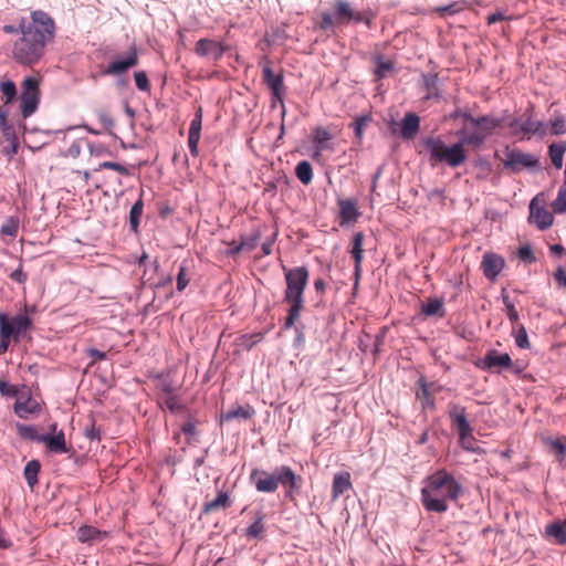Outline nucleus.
<instances>
[{"label": "nucleus", "mask_w": 566, "mask_h": 566, "mask_svg": "<svg viewBox=\"0 0 566 566\" xmlns=\"http://www.w3.org/2000/svg\"><path fill=\"white\" fill-rule=\"evenodd\" d=\"M0 394L6 398H19L20 389L15 385H11L8 381L3 380L0 385Z\"/></svg>", "instance_id": "3c124183"}, {"label": "nucleus", "mask_w": 566, "mask_h": 566, "mask_svg": "<svg viewBox=\"0 0 566 566\" xmlns=\"http://www.w3.org/2000/svg\"><path fill=\"white\" fill-rule=\"evenodd\" d=\"M201 126H202V109H201V107H199L190 123L188 135L200 136Z\"/></svg>", "instance_id": "603ef678"}, {"label": "nucleus", "mask_w": 566, "mask_h": 566, "mask_svg": "<svg viewBox=\"0 0 566 566\" xmlns=\"http://www.w3.org/2000/svg\"><path fill=\"white\" fill-rule=\"evenodd\" d=\"M10 277L12 281L19 284H23L28 280V274L23 271L22 265H20L10 274Z\"/></svg>", "instance_id": "338daca9"}, {"label": "nucleus", "mask_w": 566, "mask_h": 566, "mask_svg": "<svg viewBox=\"0 0 566 566\" xmlns=\"http://www.w3.org/2000/svg\"><path fill=\"white\" fill-rule=\"evenodd\" d=\"M375 15V12L370 9L365 10L363 12L358 11V17L360 18V20H356L355 23H365L366 27L370 29L373 27V20Z\"/></svg>", "instance_id": "bf43d9fd"}, {"label": "nucleus", "mask_w": 566, "mask_h": 566, "mask_svg": "<svg viewBox=\"0 0 566 566\" xmlns=\"http://www.w3.org/2000/svg\"><path fill=\"white\" fill-rule=\"evenodd\" d=\"M286 289L284 291V302L304 301V292L308 283L310 273L306 266H296L289 269L282 266Z\"/></svg>", "instance_id": "6e6552de"}, {"label": "nucleus", "mask_w": 566, "mask_h": 566, "mask_svg": "<svg viewBox=\"0 0 566 566\" xmlns=\"http://www.w3.org/2000/svg\"><path fill=\"white\" fill-rule=\"evenodd\" d=\"M504 265V259L495 253L488 252L483 255L481 266L484 276L489 280H495L503 270Z\"/></svg>", "instance_id": "aec40b11"}, {"label": "nucleus", "mask_w": 566, "mask_h": 566, "mask_svg": "<svg viewBox=\"0 0 566 566\" xmlns=\"http://www.w3.org/2000/svg\"><path fill=\"white\" fill-rule=\"evenodd\" d=\"M517 255L521 261L525 263H534L536 258L530 244L521 245L517 250Z\"/></svg>", "instance_id": "5fc2aeb1"}, {"label": "nucleus", "mask_w": 566, "mask_h": 566, "mask_svg": "<svg viewBox=\"0 0 566 566\" xmlns=\"http://www.w3.org/2000/svg\"><path fill=\"white\" fill-rule=\"evenodd\" d=\"M548 537L555 538L559 545H566V518L564 521L556 520L545 527Z\"/></svg>", "instance_id": "bb28decb"}, {"label": "nucleus", "mask_w": 566, "mask_h": 566, "mask_svg": "<svg viewBox=\"0 0 566 566\" xmlns=\"http://www.w3.org/2000/svg\"><path fill=\"white\" fill-rule=\"evenodd\" d=\"M255 415V410L250 405L239 406L234 409H229L226 412H221L220 422H229L234 419L248 420Z\"/></svg>", "instance_id": "b1692460"}, {"label": "nucleus", "mask_w": 566, "mask_h": 566, "mask_svg": "<svg viewBox=\"0 0 566 566\" xmlns=\"http://www.w3.org/2000/svg\"><path fill=\"white\" fill-rule=\"evenodd\" d=\"M566 153V143L565 142H555L548 146V157L552 165L556 169H560L563 167L564 155Z\"/></svg>", "instance_id": "c85d7f7f"}, {"label": "nucleus", "mask_w": 566, "mask_h": 566, "mask_svg": "<svg viewBox=\"0 0 566 566\" xmlns=\"http://www.w3.org/2000/svg\"><path fill=\"white\" fill-rule=\"evenodd\" d=\"M0 92L2 94L3 105L12 104L18 97L17 85L12 80H4L0 83Z\"/></svg>", "instance_id": "72a5a7b5"}, {"label": "nucleus", "mask_w": 566, "mask_h": 566, "mask_svg": "<svg viewBox=\"0 0 566 566\" xmlns=\"http://www.w3.org/2000/svg\"><path fill=\"white\" fill-rule=\"evenodd\" d=\"M512 334L514 336L515 344L518 348L528 349L531 347L528 335L524 325L518 324L516 326H513Z\"/></svg>", "instance_id": "ea45409f"}, {"label": "nucleus", "mask_w": 566, "mask_h": 566, "mask_svg": "<svg viewBox=\"0 0 566 566\" xmlns=\"http://www.w3.org/2000/svg\"><path fill=\"white\" fill-rule=\"evenodd\" d=\"M139 63L138 51L135 46H132L126 54H116L112 57L106 67L102 70L104 76H125L128 71Z\"/></svg>", "instance_id": "9b49d317"}, {"label": "nucleus", "mask_w": 566, "mask_h": 566, "mask_svg": "<svg viewBox=\"0 0 566 566\" xmlns=\"http://www.w3.org/2000/svg\"><path fill=\"white\" fill-rule=\"evenodd\" d=\"M420 116L413 112L405 114L399 123V136L405 140L413 139L420 130Z\"/></svg>", "instance_id": "a211bd4d"}, {"label": "nucleus", "mask_w": 566, "mask_h": 566, "mask_svg": "<svg viewBox=\"0 0 566 566\" xmlns=\"http://www.w3.org/2000/svg\"><path fill=\"white\" fill-rule=\"evenodd\" d=\"M458 142L451 145L446 144L441 137L428 136L422 138L424 150L429 155V161L432 167L438 164H446L451 168H458L463 165L468 159L463 135L460 129L457 132Z\"/></svg>", "instance_id": "20e7f679"}, {"label": "nucleus", "mask_w": 566, "mask_h": 566, "mask_svg": "<svg viewBox=\"0 0 566 566\" xmlns=\"http://www.w3.org/2000/svg\"><path fill=\"white\" fill-rule=\"evenodd\" d=\"M159 405L171 413H179L185 410V406L178 401L177 396L161 397Z\"/></svg>", "instance_id": "37998d69"}, {"label": "nucleus", "mask_w": 566, "mask_h": 566, "mask_svg": "<svg viewBox=\"0 0 566 566\" xmlns=\"http://www.w3.org/2000/svg\"><path fill=\"white\" fill-rule=\"evenodd\" d=\"M423 483L421 503L428 512H447L448 501H458L463 492L461 484L444 469L427 476Z\"/></svg>", "instance_id": "f03ea898"}, {"label": "nucleus", "mask_w": 566, "mask_h": 566, "mask_svg": "<svg viewBox=\"0 0 566 566\" xmlns=\"http://www.w3.org/2000/svg\"><path fill=\"white\" fill-rule=\"evenodd\" d=\"M45 447L54 453H66L69 448L65 442V436L63 431L57 433H42V442Z\"/></svg>", "instance_id": "412c9836"}, {"label": "nucleus", "mask_w": 566, "mask_h": 566, "mask_svg": "<svg viewBox=\"0 0 566 566\" xmlns=\"http://www.w3.org/2000/svg\"><path fill=\"white\" fill-rule=\"evenodd\" d=\"M505 157L503 166L513 174H518L523 169L530 171H538L542 169L539 158L537 156L530 153H523L517 148L510 149L507 147L505 150Z\"/></svg>", "instance_id": "1a4fd4ad"}, {"label": "nucleus", "mask_w": 566, "mask_h": 566, "mask_svg": "<svg viewBox=\"0 0 566 566\" xmlns=\"http://www.w3.org/2000/svg\"><path fill=\"white\" fill-rule=\"evenodd\" d=\"M421 314L424 317H444L446 310L442 298L428 297L426 302L421 304Z\"/></svg>", "instance_id": "5701e85b"}, {"label": "nucleus", "mask_w": 566, "mask_h": 566, "mask_svg": "<svg viewBox=\"0 0 566 566\" xmlns=\"http://www.w3.org/2000/svg\"><path fill=\"white\" fill-rule=\"evenodd\" d=\"M552 209L555 213L566 212V179L563 180L558 189L556 199L552 202Z\"/></svg>", "instance_id": "79ce46f5"}, {"label": "nucleus", "mask_w": 566, "mask_h": 566, "mask_svg": "<svg viewBox=\"0 0 566 566\" xmlns=\"http://www.w3.org/2000/svg\"><path fill=\"white\" fill-rule=\"evenodd\" d=\"M40 82L34 76H27L22 81L20 96V109L23 118L33 115L40 104Z\"/></svg>", "instance_id": "9d476101"}, {"label": "nucleus", "mask_w": 566, "mask_h": 566, "mask_svg": "<svg viewBox=\"0 0 566 566\" xmlns=\"http://www.w3.org/2000/svg\"><path fill=\"white\" fill-rule=\"evenodd\" d=\"M463 119L469 122L473 129L469 130L463 127L460 132L463 135V142H468V146L480 148L486 138L504 123V117H496L490 114L480 117H473L471 113H464Z\"/></svg>", "instance_id": "39448f33"}, {"label": "nucleus", "mask_w": 566, "mask_h": 566, "mask_svg": "<svg viewBox=\"0 0 566 566\" xmlns=\"http://www.w3.org/2000/svg\"><path fill=\"white\" fill-rule=\"evenodd\" d=\"M261 239V233L255 230L249 235L241 237L240 244L243 249V251H252L256 248L259 241Z\"/></svg>", "instance_id": "a18cd8bd"}, {"label": "nucleus", "mask_w": 566, "mask_h": 566, "mask_svg": "<svg viewBox=\"0 0 566 566\" xmlns=\"http://www.w3.org/2000/svg\"><path fill=\"white\" fill-rule=\"evenodd\" d=\"M448 408V416L458 432L461 448L475 454H484L485 450L478 444L473 437V428L467 419L465 408L458 403H449Z\"/></svg>", "instance_id": "423d86ee"}, {"label": "nucleus", "mask_w": 566, "mask_h": 566, "mask_svg": "<svg viewBox=\"0 0 566 566\" xmlns=\"http://www.w3.org/2000/svg\"><path fill=\"white\" fill-rule=\"evenodd\" d=\"M1 132L7 142H15L19 139L14 126L10 123H7L6 126H2Z\"/></svg>", "instance_id": "69168bd1"}, {"label": "nucleus", "mask_w": 566, "mask_h": 566, "mask_svg": "<svg viewBox=\"0 0 566 566\" xmlns=\"http://www.w3.org/2000/svg\"><path fill=\"white\" fill-rule=\"evenodd\" d=\"M554 280L559 286L566 287V271L562 265H559L554 272Z\"/></svg>", "instance_id": "774afa93"}, {"label": "nucleus", "mask_w": 566, "mask_h": 566, "mask_svg": "<svg viewBox=\"0 0 566 566\" xmlns=\"http://www.w3.org/2000/svg\"><path fill=\"white\" fill-rule=\"evenodd\" d=\"M528 222L543 231L553 224L554 216L545 207L537 203V198H533L530 202Z\"/></svg>", "instance_id": "4468645a"}, {"label": "nucleus", "mask_w": 566, "mask_h": 566, "mask_svg": "<svg viewBox=\"0 0 566 566\" xmlns=\"http://www.w3.org/2000/svg\"><path fill=\"white\" fill-rule=\"evenodd\" d=\"M333 8L337 24L347 25L356 20H360L358 11L347 0H335Z\"/></svg>", "instance_id": "6ab92c4d"}, {"label": "nucleus", "mask_w": 566, "mask_h": 566, "mask_svg": "<svg viewBox=\"0 0 566 566\" xmlns=\"http://www.w3.org/2000/svg\"><path fill=\"white\" fill-rule=\"evenodd\" d=\"M108 536V533L92 525H83L77 531V539L81 543L99 542Z\"/></svg>", "instance_id": "a878e982"}, {"label": "nucleus", "mask_w": 566, "mask_h": 566, "mask_svg": "<svg viewBox=\"0 0 566 566\" xmlns=\"http://www.w3.org/2000/svg\"><path fill=\"white\" fill-rule=\"evenodd\" d=\"M422 84L424 88L428 91V94L424 96V99H430L432 97H437L438 93H434L439 77L437 73H423L421 75Z\"/></svg>", "instance_id": "a19ab883"}, {"label": "nucleus", "mask_w": 566, "mask_h": 566, "mask_svg": "<svg viewBox=\"0 0 566 566\" xmlns=\"http://www.w3.org/2000/svg\"><path fill=\"white\" fill-rule=\"evenodd\" d=\"M34 312V306H25L24 313H18L15 315L0 312V334L4 337H9L14 343H19L24 335L32 329L33 318L30 314Z\"/></svg>", "instance_id": "0eeeda50"}, {"label": "nucleus", "mask_w": 566, "mask_h": 566, "mask_svg": "<svg viewBox=\"0 0 566 566\" xmlns=\"http://www.w3.org/2000/svg\"><path fill=\"white\" fill-rule=\"evenodd\" d=\"M262 78L266 87L271 92V101L272 107L275 106L276 103L281 104V115L285 116L286 109L283 102L284 95L286 93V87L284 85L283 73H274L269 64L264 65L262 69Z\"/></svg>", "instance_id": "f8f14e48"}, {"label": "nucleus", "mask_w": 566, "mask_h": 566, "mask_svg": "<svg viewBox=\"0 0 566 566\" xmlns=\"http://www.w3.org/2000/svg\"><path fill=\"white\" fill-rule=\"evenodd\" d=\"M336 23V17L333 15L329 12H323L321 15V21L318 23V27L321 30L329 31L334 28Z\"/></svg>", "instance_id": "4d7b16f0"}, {"label": "nucleus", "mask_w": 566, "mask_h": 566, "mask_svg": "<svg viewBox=\"0 0 566 566\" xmlns=\"http://www.w3.org/2000/svg\"><path fill=\"white\" fill-rule=\"evenodd\" d=\"M254 522L245 530L244 535L249 539H259L265 531L263 523L264 514L261 511L256 512Z\"/></svg>", "instance_id": "2f4dec72"}, {"label": "nucleus", "mask_w": 566, "mask_h": 566, "mask_svg": "<svg viewBox=\"0 0 566 566\" xmlns=\"http://www.w3.org/2000/svg\"><path fill=\"white\" fill-rule=\"evenodd\" d=\"M136 86L142 92H149L150 84L148 76L145 71H138L134 73Z\"/></svg>", "instance_id": "864d4df0"}, {"label": "nucleus", "mask_w": 566, "mask_h": 566, "mask_svg": "<svg viewBox=\"0 0 566 566\" xmlns=\"http://www.w3.org/2000/svg\"><path fill=\"white\" fill-rule=\"evenodd\" d=\"M17 432L21 439L42 442V434H40L36 428L32 424H25L18 422L15 424Z\"/></svg>", "instance_id": "f704fd0d"}, {"label": "nucleus", "mask_w": 566, "mask_h": 566, "mask_svg": "<svg viewBox=\"0 0 566 566\" xmlns=\"http://www.w3.org/2000/svg\"><path fill=\"white\" fill-rule=\"evenodd\" d=\"M295 176L303 185H310L313 180V168L310 161L301 160L295 166Z\"/></svg>", "instance_id": "e433bc0d"}, {"label": "nucleus", "mask_w": 566, "mask_h": 566, "mask_svg": "<svg viewBox=\"0 0 566 566\" xmlns=\"http://www.w3.org/2000/svg\"><path fill=\"white\" fill-rule=\"evenodd\" d=\"M339 217L344 222H354L359 217L355 199H338Z\"/></svg>", "instance_id": "393cba45"}, {"label": "nucleus", "mask_w": 566, "mask_h": 566, "mask_svg": "<svg viewBox=\"0 0 566 566\" xmlns=\"http://www.w3.org/2000/svg\"><path fill=\"white\" fill-rule=\"evenodd\" d=\"M285 303L289 305L286 311V317L296 323L304 307V301H290Z\"/></svg>", "instance_id": "de8ad7c7"}, {"label": "nucleus", "mask_w": 566, "mask_h": 566, "mask_svg": "<svg viewBox=\"0 0 566 566\" xmlns=\"http://www.w3.org/2000/svg\"><path fill=\"white\" fill-rule=\"evenodd\" d=\"M463 9L460 2H452L447 6H440L436 8V12L441 17L454 15Z\"/></svg>", "instance_id": "09e8293b"}, {"label": "nucleus", "mask_w": 566, "mask_h": 566, "mask_svg": "<svg viewBox=\"0 0 566 566\" xmlns=\"http://www.w3.org/2000/svg\"><path fill=\"white\" fill-rule=\"evenodd\" d=\"M19 227H20V218L18 216H10L9 218L6 219V221L1 226L0 233L2 235L15 238L19 232Z\"/></svg>", "instance_id": "58836bf2"}, {"label": "nucleus", "mask_w": 566, "mask_h": 566, "mask_svg": "<svg viewBox=\"0 0 566 566\" xmlns=\"http://www.w3.org/2000/svg\"><path fill=\"white\" fill-rule=\"evenodd\" d=\"M364 238L365 237H364L363 232H356L353 235L350 253L352 252H364V249H363Z\"/></svg>", "instance_id": "e2e57ef3"}, {"label": "nucleus", "mask_w": 566, "mask_h": 566, "mask_svg": "<svg viewBox=\"0 0 566 566\" xmlns=\"http://www.w3.org/2000/svg\"><path fill=\"white\" fill-rule=\"evenodd\" d=\"M227 48L221 43L211 39H200L196 43L195 52L199 56L210 57L213 61H219L224 54Z\"/></svg>", "instance_id": "dca6fc26"}, {"label": "nucleus", "mask_w": 566, "mask_h": 566, "mask_svg": "<svg viewBox=\"0 0 566 566\" xmlns=\"http://www.w3.org/2000/svg\"><path fill=\"white\" fill-rule=\"evenodd\" d=\"M189 283L186 276V268L181 265L177 274V291L182 292Z\"/></svg>", "instance_id": "0e129e2a"}, {"label": "nucleus", "mask_w": 566, "mask_h": 566, "mask_svg": "<svg viewBox=\"0 0 566 566\" xmlns=\"http://www.w3.org/2000/svg\"><path fill=\"white\" fill-rule=\"evenodd\" d=\"M533 105L524 112V120L521 123V133L530 139L532 136L543 138L547 135V126L543 120L533 118Z\"/></svg>", "instance_id": "2eb2a0df"}, {"label": "nucleus", "mask_w": 566, "mask_h": 566, "mask_svg": "<svg viewBox=\"0 0 566 566\" xmlns=\"http://www.w3.org/2000/svg\"><path fill=\"white\" fill-rule=\"evenodd\" d=\"M371 122L370 114H364L357 116L350 124L349 127L353 128L355 138L357 139V144L360 145L364 137V132L367 125Z\"/></svg>", "instance_id": "473e14b6"}, {"label": "nucleus", "mask_w": 566, "mask_h": 566, "mask_svg": "<svg viewBox=\"0 0 566 566\" xmlns=\"http://www.w3.org/2000/svg\"><path fill=\"white\" fill-rule=\"evenodd\" d=\"M352 489L353 484L350 482V474L348 472H339L334 475L332 484L333 500H336L340 495L346 494Z\"/></svg>", "instance_id": "4be33fe9"}, {"label": "nucleus", "mask_w": 566, "mask_h": 566, "mask_svg": "<svg viewBox=\"0 0 566 566\" xmlns=\"http://www.w3.org/2000/svg\"><path fill=\"white\" fill-rule=\"evenodd\" d=\"M180 432H182L186 436V444H192V438L198 434V431L196 429V421L191 417H189L188 420L181 424Z\"/></svg>", "instance_id": "c03bdc74"}, {"label": "nucleus", "mask_w": 566, "mask_h": 566, "mask_svg": "<svg viewBox=\"0 0 566 566\" xmlns=\"http://www.w3.org/2000/svg\"><path fill=\"white\" fill-rule=\"evenodd\" d=\"M55 23L52 17L42 10L31 12L30 27L17 40L12 49L13 60L24 66H32L40 62L45 46L53 41Z\"/></svg>", "instance_id": "f257e3e1"}, {"label": "nucleus", "mask_w": 566, "mask_h": 566, "mask_svg": "<svg viewBox=\"0 0 566 566\" xmlns=\"http://www.w3.org/2000/svg\"><path fill=\"white\" fill-rule=\"evenodd\" d=\"M40 471H41V463L36 459L30 460L23 469V476L27 481L28 486L32 490L39 482Z\"/></svg>", "instance_id": "c756f323"}, {"label": "nucleus", "mask_w": 566, "mask_h": 566, "mask_svg": "<svg viewBox=\"0 0 566 566\" xmlns=\"http://www.w3.org/2000/svg\"><path fill=\"white\" fill-rule=\"evenodd\" d=\"M374 73L378 78H385L394 70L395 66L392 61L384 60V56L381 54H376L374 56Z\"/></svg>", "instance_id": "4c0bfd02"}, {"label": "nucleus", "mask_w": 566, "mask_h": 566, "mask_svg": "<svg viewBox=\"0 0 566 566\" xmlns=\"http://www.w3.org/2000/svg\"><path fill=\"white\" fill-rule=\"evenodd\" d=\"M476 366L490 373L502 369H509L513 366L511 356L507 353H500L496 349H490L484 357L476 363Z\"/></svg>", "instance_id": "ddd939ff"}, {"label": "nucleus", "mask_w": 566, "mask_h": 566, "mask_svg": "<svg viewBox=\"0 0 566 566\" xmlns=\"http://www.w3.org/2000/svg\"><path fill=\"white\" fill-rule=\"evenodd\" d=\"M331 139H332V134L327 129H325L323 127H317L314 130L313 142H314L316 151L314 153L313 158L319 157L322 150L331 149V146L328 144V142Z\"/></svg>", "instance_id": "cd10ccee"}, {"label": "nucleus", "mask_w": 566, "mask_h": 566, "mask_svg": "<svg viewBox=\"0 0 566 566\" xmlns=\"http://www.w3.org/2000/svg\"><path fill=\"white\" fill-rule=\"evenodd\" d=\"M419 384H420V390L418 391L417 397L419 399H422L423 406L433 407L434 401L430 396V391H429L427 382L421 378L419 380Z\"/></svg>", "instance_id": "8fccbe9b"}, {"label": "nucleus", "mask_w": 566, "mask_h": 566, "mask_svg": "<svg viewBox=\"0 0 566 566\" xmlns=\"http://www.w3.org/2000/svg\"><path fill=\"white\" fill-rule=\"evenodd\" d=\"M41 410L40 403L32 398L30 392L27 397L19 395V398L13 403V411L21 419H28L29 416H38Z\"/></svg>", "instance_id": "f3484780"}, {"label": "nucleus", "mask_w": 566, "mask_h": 566, "mask_svg": "<svg viewBox=\"0 0 566 566\" xmlns=\"http://www.w3.org/2000/svg\"><path fill=\"white\" fill-rule=\"evenodd\" d=\"M231 505L228 492L219 491L217 497L203 504L202 513H210L220 509H227Z\"/></svg>", "instance_id": "7c9ffc66"}, {"label": "nucleus", "mask_w": 566, "mask_h": 566, "mask_svg": "<svg viewBox=\"0 0 566 566\" xmlns=\"http://www.w3.org/2000/svg\"><path fill=\"white\" fill-rule=\"evenodd\" d=\"M143 211H144V201H143V198L140 197L130 208L129 210V228L133 232H137L138 231V228H139V224H140V219H142V216H143Z\"/></svg>", "instance_id": "c9c22d12"}, {"label": "nucleus", "mask_w": 566, "mask_h": 566, "mask_svg": "<svg viewBox=\"0 0 566 566\" xmlns=\"http://www.w3.org/2000/svg\"><path fill=\"white\" fill-rule=\"evenodd\" d=\"M99 168L101 169H112L122 175L128 174V169L124 165H122L119 163H115V161H104V163L99 164Z\"/></svg>", "instance_id": "052dcab7"}, {"label": "nucleus", "mask_w": 566, "mask_h": 566, "mask_svg": "<svg viewBox=\"0 0 566 566\" xmlns=\"http://www.w3.org/2000/svg\"><path fill=\"white\" fill-rule=\"evenodd\" d=\"M249 480L260 493H274L281 485L284 489V497L290 502L295 501L303 484V478L285 464L277 465L272 471L254 468Z\"/></svg>", "instance_id": "7ed1b4c3"}, {"label": "nucleus", "mask_w": 566, "mask_h": 566, "mask_svg": "<svg viewBox=\"0 0 566 566\" xmlns=\"http://www.w3.org/2000/svg\"><path fill=\"white\" fill-rule=\"evenodd\" d=\"M352 258L354 259V276H355V285L358 284L360 273H361V262L364 252H352Z\"/></svg>", "instance_id": "13d9d810"}, {"label": "nucleus", "mask_w": 566, "mask_h": 566, "mask_svg": "<svg viewBox=\"0 0 566 566\" xmlns=\"http://www.w3.org/2000/svg\"><path fill=\"white\" fill-rule=\"evenodd\" d=\"M27 27H30V21L21 19L18 25L6 24L2 30L8 34L21 33V35H23V31L27 30Z\"/></svg>", "instance_id": "6e6d98bb"}, {"label": "nucleus", "mask_w": 566, "mask_h": 566, "mask_svg": "<svg viewBox=\"0 0 566 566\" xmlns=\"http://www.w3.org/2000/svg\"><path fill=\"white\" fill-rule=\"evenodd\" d=\"M551 134L559 136L566 133V122L563 115H556L549 120Z\"/></svg>", "instance_id": "49530a36"}, {"label": "nucleus", "mask_w": 566, "mask_h": 566, "mask_svg": "<svg viewBox=\"0 0 566 566\" xmlns=\"http://www.w3.org/2000/svg\"><path fill=\"white\" fill-rule=\"evenodd\" d=\"M97 117H98L99 123L103 125V127L105 129H111L114 127V125H115L114 119L106 111H103V109L98 111Z\"/></svg>", "instance_id": "680f3d73"}]
</instances>
